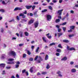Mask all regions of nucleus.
<instances>
[{
    "label": "nucleus",
    "mask_w": 78,
    "mask_h": 78,
    "mask_svg": "<svg viewBox=\"0 0 78 78\" xmlns=\"http://www.w3.org/2000/svg\"><path fill=\"white\" fill-rule=\"evenodd\" d=\"M5 66H6V65L5 64L2 63L0 64V66L4 68L5 67Z\"/></svg>",
    "instance_id": "obj_12"
},
{
    "label": "nucleus",
    "mask_w": 78,
    "mask_h": 78,
    "mask_svg": "<svg viewBox=\"0 0 78 78\" xmlns=\"http://www.w3.org/2000/svg\"><path fill=\"white\" fill-rule=\"evenodd\" d=\"M5 55L4 54L2 55L1 57V58L2 59H4V58H5Z\"/></svg>",
    "instance_id": "obj_19"
},
{
    "label": "nucleus",
    "mask_w": 78,
    "mask_h": 78,
    "mask_svg": "<svg viewBox=\"0 0 78 78\" xmlns=\"http://www.w3.org/2000/svg\"><path fill=\"white\" fill-rule=\"evenodd\" d=\"M23 45V44H19V47H22Z\"/></svg>",
    "instance_id": "obj_55"
},
{
    "label": "nucleus",
    "mask_w": 78,
    "mask_h": 78,
    "mask_svg": "<svg viewBox=\"0 0 78 78\" xmlns=\"http://www.w3.org/2000/svg\"><path fill=\"white\" fill-rule=\"evenodd\" d=\"M67 24L66 22H64L62 23V24H60V25H66Z\"/></svg>",
    "instance_id": "obj_35"
},
{
    "label": "nucleus",
    "mask_w": 78,
    "mask_h": 78,
    "mask_svg": "<svg viewBox=\"0 0 78 78\" xmlns=\"http://www.w3.org/2000/svg\"><path fill=\"white\" fill-rule=\"evenodd\" d=\"M31 8L32 9V10H34V9L36 8V5H33V6L31 5Z\"/></svg>",
    "instance_id": "obj_22"
},
{
    "label": "nucleus",
    "mask_w": 78,
    "mask_h": 78,
    "mask_svg": "<svg viewBox=\"0 0 78 78\" xmlns=\"http://www.w3.org/2000/svg\"><path fill=\"white\" fill-rule=\"evenodd\" d=\"M41 73H40L39 72H38L37 73V76H39V75H41Z\"/></svg>",
    "instance_id": "obj_63"
},
{
    "label": "nucleus",
    "mask_w": 78,
    "mask_h": 78,
    "mask_svg": "<svg viewBox=\"0 0 78 78\" xmlns=\"http://www.w3.org/2000/svg\"><path fill=\"white\" fill-rule=\"evenodd\" d=\"M16 77L17 78H19V75L18 74H16Z\"/></svg>",
    "instance_id": "obj_64"
},
{
    "label": "nucleus",
    "mask_w": 78,
    "mask_h": 78,
    "mask_svg": "<svg viewBox=\"0 0 78 78\" xmlns=\"http://www.w3.org/2000/svg\"><path fill=\"white\" fill-rule=\"evenodd\" d=\"M23 14H27V11H25L23 12Z\"/></svg>",
    "instance_id": "obj_60"
},
{
    "label": "nucleus",
    "mask_w": 78,
    "mask_h": 78,
    "mask_svg": "<svg viewBox=\"0 0 78 78\" xmlns=\"http://www.w3.org/2000/svg\"><path fill=\"white\" fill-rule=\"evenodd\" d=\"M74 35L73 34L69 35V37H73Z\"/></svg>",
    "instance_id": "obj_44"
},
{
    "label": "nucleus",
    "mask_w": 78,
    "mask_h": 78,
    "mask_svg": "<svg viewBox=\"0 0 78 78\" xmlns=\"http://www.w3.org/2000/svg\"><path fill=\"white\" fill-rule=\"evenodd\" d=\"M37 58H38V55H37V56H36V57L34 58V60L36 61L37 60Z\"/></svg>",
    "instance_id": "obj_47"
},
{
    "label": "nucleus",
    "mask_w": 78,
    "mask_h": 78,
    "mask_svg": "<svg viewBox=\"0 0 78 78\" xmlns=\"http://www.w3.org/2000/svg\"><path fill=\"white\" fill-rule=\"evenodd\" d=\"M16 19L17 20H20V19H19V16H17L16 17Z\"/></svg>",
    "instance_id": "obj_49"
},
{
    "label": "nucleus",
    "mask_w": 78,
    "mask_h": 78,
    "mask_svg": "<svg viewBox=\"0 0 78 78\" xmlns=\"http://www.w3.org/2000/svg\"><path fill=\"white\" fill-rule=\"evenodd\" d=\"M47 9H44V10L42 11V12L44 13L45 12H47Z\"/></svg>",
    "instance_id": "obj_25"
},
{
    "label": "nucleus",
    "mask_w": 78,
    "mask_h": 78,
    "mask_svg": "<svg viewBox=\"0 0 78 78\" xmlns=\"http://www.w3.org/2000/svg\"><path fill=\"white\" fill-rule=\"evenodd\" d=\"M52 2H53V3H56V2H57V1L53 0L52 1Z\"/></svg>",
    "instance_id": "obj_57"
},
{
    "label": "nucleus",
    "mask_w": 78,
    "mask_h": 78,
    "mask_svg": "<svg viewBox=\"0 0 78 78\" xmlns=\"http://www.w3.org/2000/svg\"><path fill=\"white\" fill-rule=\"evenodd\" d=\"M24 15V14L23 13H20V14L19 16H23Z\"/></svg>",
    "instance_id": "obj_48"
},
{
    "label": "nucleus",
    "mask_w": 78,
    "mask_h": 78,
    "mask_svg": "<svg viewBox=\"0 0 78 78\" xmlns=\"http://www.w3.org/2000/svg\"><path fill=\"white\" fill-rule=\"evenodd\" d=\"M27 53L28 55H31V52H30L29 50H27Z\"/></svg>",
    "instance_id": "obj_23"
},
{
    "label": "nucleus",
    "mask_w": 78,
    "mask_h": 78,
    "mask_svg": "<svg viewBox=\"0 0 78 78\" xmlns=\"http://www.w3.org/2000/svg\"><path fill=\"white\" fill-rule=\"evenodd\" d=\"M10 55L11 56H12L14 58H15L16 56V53L14 51H10Z\"/></svg>",
    "instance_id": "obj_1"
},
{
    "label": "nucleus",
    "mask_w": 78,
    "mask_h": 78,
    "mask_svg": "<svg viewBox=\"0 0 78 78\" xmlns=\"http://www.w3.org/2000/svg\"><path fill=\"white\" fill-rule=\"evenodd\" d=\"M0 11L1 12H5V10L3 9H0Z\"/></svg>",
    "instance_id": "obj_43"
},
{
    "label": "nucleus",
    "mask_w": 78,
    "mask_h": 78,
    "mask_svg": "<svg viewBox=\"0 0 78 78\" xmlns=\"http://www.w3.org/2000/svg\"><path fill=\"white\" fill-rule=\"evenodd\" d=\"M25 73L27 76H28L29 75L28 72V71H26L25 72Z\"/></svg>",
    "instance_id": "obj_50"
},
{
    "label": "nucleus",
    "mask_w": 78,
    "mask_h": 78,
    "mask_svg": "<svg viewBox=\"0 0 78 78\" xmlns=\"http://www.w3.org/2000/svg\"><path fill=\"white\" fill-rule=\"evenodd\" d=\"M39 3L38 2H34V5H37Z\"/></svg>",
    "instance_id": "obj_56"
},
{
    "label": "nucleus",
    "mask_w": 78,
    "mask_h": 78,
    "mask_svg": "<svg viewBox=\"0 0 78 78\" xmlns=\"http://www.w3.org/2000/svg\"><path fill=\"white\" fill-rule=\"evenodd\" d=\"M29 60L30 61H32L33 60V58H29Z\"/></svg>",
    "instance_id": "obj_42"
},
{
    "label": "nucleus",
    "mask_w": 78,
    "mask_h": 78,
    "mask_svg": "<svg viewBox=\"0 0 78 78\" xmlns=\"http://www.w3.org/2000/svg\"><path fill=\"white\" fill-rule=\"evenodd\" d=\"M58 31L59 33H60V32H61V28H59L58 29Z\"/></svg>",
    "instance_id": "obj_39"
},
{
    "label": "nucleus",
    "mask_w": 78,
    "mask_h": 78,
    "mask_svg": "<svg viewBox=\"0 0 78 78\" xmlns=\"http://www.w3.org/2000/svg\"><path fill=\"white\" fill-rule=\"evenodd\" d=\"M75 27L74 26H72L70 27V29H71V30H74Z\"/></svg>",
    "instance_id": "obj_16"
},
{
    "label": "nucleus",
    "mask_w": 78,
    "mask_h": 78,
    "mask_svg": "<svg viewBox=\"0 0 78 78\" xmlns=\"http://www.w3.org/2000/svg\"><path fill=\"white\" fill-rule=\"evenodd\" d=\"M71 71L72 73H75L76 72V70L75 69H71Z\"/></svg>",
    "instance_id": "obj_10"
},
{
    "label": "nucleus",
    "mask_w": 78,
    "mask_h": 78,
    "mask_svg": "<svg viewBox=\"0 0 78 78\" xmlns=\"http://www.w3.org/2000/svg\"><path fill=\"white\" fill-rule=\"evenodd\" d=\"M55 45V43H52L51 44H50V45L51 46L52 45Z\"/></svg>",
    "instance_id": "obj_38"
},
{
    "label": "nucleus",
    "mask_w": 78,
    "mask_h": 78,
    "mask_svg": "<svg viewBox=\"0 0 78 78\" xmlns=\"http://www.w3.org/2000/svg\"><path fill=\"white\" fill-rule=\"evenodd\" d=\"M50 67V66L48 64L47 66L46 67V68L47 69H48Z\"/></svg>",
    "instance_id": "obj_33"
},
{
    "label": "nucleus",
    "mask_w": 78,
    "mask_h": 78,
    "mask_svg": "<svg viewBox=\"0 0 78 78\" xmlns=\"http://www.w3.org/2000/svg\"><path fill=\"white\" fill-rule=\"evenodd\" d=\"M39 47H38L36 50L35 52L36 53H37L39 51Z\"/></svg>",
    "instance_id": "obj_28"
},
{
    "label": "nucleus",
    "mask_w": 78,
    "mask_h": 78,
    "mask_svg": "<svg viewBox=\"0 0 78 78\" xmlns=\"http://www.w3.org/2000/svg\"><path fill=\"white\" fill-rule=\"evenodd\" d=\"M34 20H30L28 23V24L29 25H31V24H32V23H33V22H34Z\"/></svg>",
    "instance_id": "obj_8"
},
{
    "label": "nucleus",
    "mask_w": 78,
    "mask_h": 78,
    "mask_svg": "<svg viewBox=\"0 0 78 78\" xmlns=\"http://www.w3.org/2000/svg\"><path fill=\"white\" fill-rule=\"evenodd\" d=\"M42 39L44 42H45V43H47V40H46V38L45 37H42Z\"/></svg>",
    "instance_id": "obj_13"
},
{
    "label": "nucleus",
    "mask_w": 78,
    "mask_h": 78,
    "mask_svg": "<svg viewBox=\"0 0 78 78\" xmlns=\"http://www.w3.org/2000/svg\"><path fill=\"white\" fill-rule=\"evenodd\" d=\"M48 58V55H46L45 57V60H47Z\"/></svg>",
    "instance_id": "obj_31"
},
{
    "label": "nucleus",
    "mask_w": 78,
    "mask_h": 78,
    "mask_svg": "<svg viewBox=\"0 0 78 78\" xmlns=\"http://www.w3.org/2000/svg\"><path fill=\"white\" fill-rule=\"evenodd\" d=\"M49 35H50L49 33H48L46 34V36H47L48 38L49 39H51V36H49Z\"/></svg>",
    "instance_id": "obj_11"
},
{
    "label": "nucleus",
    "mask_w": 78,
    "mask_h": 78,
    "mask_svg": "<svg viewBox=\"0 0 78 78\" xmlns=\"http://www.w3.org/2000/svg\"><path fill=\"white\" fill-rule=\"evenodd\" d=\"M57 74H58V75H59V74H61V71H59L57 72Z\"/></svg>",
    "instance_id": "obj_45"
},
{
    "label": "nucleus",
    "mask_w": 78,
    "mask_h": 78,
    "mask_svg": "<svg viewBox=\"0 0 78 78\" xmlns=\"http://www.w3.org/2000/svg\"><path fill=\"white\" fill-rule=\"evenodd\" d=\"M25 36H28L29 35V34H28V32H25Z\"/></svg>",
    "instance_id": "obj_29"
},
{
    "label": "nucleus",
    "mask_w": 78,
    "mask_h": 78,
    "mask_svg": "<svg viewBox=\"0 0 78 78\" xmlns=\"http://www.w3.org/2000/svg\"><path fill=\"white\" fill-rule=\"evenodd\" d=\"M63 11V9H62L60 10H58L57 11V13L58 14H59V16H61V14H62V12Z\"/></svg>",
    "instance_id": "obj_5"
},
{
    "label": "nucleus",
    "mask_w": 78,
    "mask_h": 78,
    "mask_svg": "<svg viewBox=\"0 0 78 78\" xmlns=\"http://www.w3.org/2000/svg\"><path fill=\"white\" fill-rule=\"evenodd\" d=\"M70 13H72V14H73V13H74V11H73L72 10H71L70 11Z\"/></svg>",
    "instance_id": "obj_58"
},
{
    "label": "nucleus",
    "mask_w": 78,
    "mask_h": 78,
    "mask_svg": "<svg viewBox=\"0 0 78 78\" xmlns=\"http://www.w3.org/2000/svg\"><path fill=\"white\" fill-rule=\"evenodd\" d=\"M31 5H26L25 7L26 9H31Z\"/></svg>",
    "instance_id": "obj_7"
},
{
    "label": "nucleus",
    "mask_w": 78,
    "mask_h": 78,
    "mask_svg": "<svg viewBox=\"0 0 78 78\" xmlns=\"http://www.w3.org/2000/svg\"><path fill=\"white\" fill-rule=\"evenodd\" d=\"M56 28H57L58 29H59V28H60V26H59L58 25H56Z\"/></svg>",
    "instance_id": "obj_40"
},
{
    "label": "nucleus",
    "mask_w": 78,
    "mask_h": 78,
    "mask_svg": "<svg viewBox=\"0 0 78 78\" xmlns=\"http://www.w3.org/2000/svg\"><path fill=\"white\" fill-rule=\"evenodd\" d=\"M56 51L58 53H61V50L59 49H58L56 50Z\"/></svg>",
    "instance_id": "obj_21"
},
{
    "label": "nucleus",
    "mask_w": 78,
    "mask_h": 78,
    "mask_svg": "<svg viewBox=\"0 0 78 78\" xmlns=\"http://www.w3.org/2000/svg\"><path fill=\"white\" fill-rule=\"evenodd\" d=\"M2 4H3V5H6V3H5V2L4 1H2Z\"/></svg>",
    "instance_id": "obj_54"
},
{
    "label": "nucleus",
    "mask_w": 78,
    "mask_h": 78,
    "mask_svg": "<svg viewBox=\"0 0 78 78\" xmlns=\"http://www.w3.org/2000/svg\"><path fill=\"white\" fill-rule=\"evenodd\" d=\"M31 49L32 50H33V49H34V46H32L31 47Z\"/></svg>",
    "instance_id": "obj_61"
},
{
    "label": "nucleus",
    "mask_w": 78,
    "mask_h": 78,
    "mask_svg": "<svg viewBox=\"0 0 78 78\" xmlns=\"http://www.w3.org/2000/svg\"><path fill=\"white\" fill-rule=\"evenodd\" d=\"M70 64L71 65H73L74 64V62H71L70 63Z\"/></svg>",
    "instance_id": "obj_59"
},
{
    "label": "nucleus",
    "mask_w": 78,
    "mask_h": 78,
    "mask_svg": "<svg viewBox=\"0 0 78 78\" xmlns=\"http://www.w3.org/2000/svg\"><path fill=\"white\" fill-rule=\"evenodd\" d=\"M33 67H31L30 69V72L31 73H33Z\"/></svg>",
    "instance_id": "obj_26"
},
{
    "label": "nucleus",
    "mask_w": 78,
    "mask_h": 78,
    "mask_svg": "<svg viewBox=\"0 0 78 78\" xmlns=\"http://www.w3.org/2000/svg\"><path fill=\"white\" fill-rule=\"evenodd\" d=\"M38 58H39V59L41 60V61H42V58L41 56H39Z\"/></svg>",
    "instance_id": "obj_46"
},
{
    "label": "nucleus",
    "mask_w": 78,
    "mask_h": 78,
    "mask_svg": "<svg viewBox=\"0 0 78 78\" xmlns=\"http://www.w3.org/2000/svg\"><path fill=\"white\" fill-rule=\"evenodd\" d=\"M62 29H63L64 32H65L66 31V27H62Z\"/></svg>",
    "instance_id": "obj_32"
},
{
    "label": "nucleus",
    "mask_w": 78,
    "mask_h": 78,
    "mask_svg": "<svg viewBox=\"0 0 78 78\" xmlns=\"http://www.w3.org/2000/svg\"><path fill=\"white\" fill-rule=\"evenodd\" d=\"M10 57V52H8L7 54V59H8V61H10V58H9Z\"/></svg>",
    "instance_id": "obj_3"
},
{
    "label": "nucleus",
    "mask_w": 78,
    "mask_h": 78,
    "mask_svg": "<svg viewBox=\"0 0 78 78\" xmlns=\"http://www.w3.org/2000/svg\"><path fill=\"white\" fill-rule=\"evenodd\" d=\"M55 55L56 56H59V53H56Z\"/></svg>",
    "instance_id": "obj_52"
},
{
    "label": "nucleus",
    "mask_w": 78,
    "mask_h": 78,
    "mask_svg": "<svg viewBox=\"0 0 78 78\" xmlns=\"http://www.w3.org/2000/svg\"><path fill=\"white\" fill-rule=\"evenodd\" d=\"M62 2V0H59V3H61Z\"/></svg>",
    "instance_id": "obj_62"
},
{
    "label": "nucleus",
    "mask_w": 78,
    "mask_h": 78,
    "mask_svg": "<svg viewBox=\"0 0 78 78\" xmlns=\"http://www.w3.org/2000/svg\"><path fill=\"white\" fill-rule=\"evenodd\" d=\"M34 15L35 17H37L38 16L37 15V13L36 12H34Z\"/></svg>",
    "instance_id": "obj_27"
},
{
    "label": "nucleus",
    "mask_w": 78,
    "mask_h": 78,
    "mask_svg": "<svg viewBox=\"0 0 78 78\" xmlns=\"http://www.w3.org/2000/svg\"><path fill=\"white\" fill-rule=\"evenodd\" d=\"M67 58L66 57H64L62 58L61 59V61H66Z\"/></svg>",
    "instance_id": "obj_14"
},
{
    "label": "nucleus",
    "mask_w": 78,
    "mask_h": 78,
    "mask_svg": "<svg viewBox=\"0 0 78 78\" xmlns=\"http://www.w3.org/2000/svg\"><path fill=\"white\" fill-rule=\"evenodd\" d=\"M41 73L42 74V75H45V74H47V72H42Z\"/></svg>",
    "instance_id": "obj_37"
},
{
    "label": "nucleus",
    "mask_w": 78,
    "mask_h": 78,
    "mask_svg": "<svg viewBox=\"0 0 78 78\" xmlns=\"http://www.w3.org/2000/svg\"><path fill=\"white\" fill-rule=\"evenodd\" d=\"M63 42H65V43H68V42H69V41L68 40H64L63 41Z\"/></svg>",
    "instance_id": "obj_15"
},
{
    "label": "nucleus",
    "mask_w": 78,
    "mask_h": 78,
    "mask_svg": "<svg viewBox=\"0 0 78 78\" xmlns=\"http://www.w3.org/2000/svg\"><path fill=\"white\" fill-rule=\"evenodd\" d=\"M75 50V48H71L69 49V50H70V51H71L72 50Z\"/></svg>",
    "instance_id": "obj_30"
},
{
    "label": "nucleus",
    "mask_w": 78,
    "mask_h": 78,
    "mask_svg": "<svg viewBox=\"0 0 78 78\" xmlns=\"http://www.w3.org/2000/svg\"><path fill=\"white\" fill-rule=\"evenodd\" d=\"M58 36L59 37H60L61 36H62V33H58Z\"/></svg>",
    "instance_id": "obj_20"
},
{
    "label": "nucleus",
    "mask_w": 78,
    "mask_h": 78,
    "mask_svg": "<svg viewBox=\"0 0 78 78\" xmlns=\"http://www.w3.org/2000/svg\"><path fill=\"white\" fill-rule=\"evenodd\" d=\"M48 8L49 9H50L51 10H52L53 9L52 8V7L51 6H48Z\"/></svg>",
    "instance_id": "obj_36"
},
{
    "label": "nucleus",
    "mask_w": 78,
    "mask_h": 78,
    "mask_svg": "<svg viewBox=\"0 0 78 78\" xmlns=\"http://www.w3.org/2000/svg\"><path fill=\"white\" fill-rule=\"evenodd\" d=\"M27 56V55L25 54H24L23 55V58H25Z\"/></svg>",
    "instance_id": "obj_51"
},
{
    "label": "nucleus",
    "mask_w": 78,
    "mask_h": 78,
    "mask_svg": "<svg viewBox=\"0 0 78 78\" xmlns=\"http://www.w3.org/2000/svg\"><path fill=\"white\" fill-rule=\"evenodd\" d=\"M15 67L16 68H18L19 67V64H16L15 65Z\"/></svg>",
    "instance_id": "obj_41"
},
{
    "label": "nucleus",
    "mask_w": 78,
    "mask_h": 78,
    "mask_svg": "<svg viewBox=\"0 0 78 78\" xmlns=\"http://www.w3.org/2000/svg\"><path fill=\"white\" fill-rule=\"evenodd\" d=\"M2 45L3 48H6V44H3Z\"/></svg>",
    "instance_id": "obj_24"
},
{
    "label": "nucleus",
    "mask_w": 78,
    "mask_h": 78,
    "mask_svg": "<svg viewBox=\"0 0 78 78\" xmlns=\"http://www.w3.org/2000/svg\"><path fill=\"white\" fill-rule=\"evenodd\" d=\"M38 24H39V23L37 21V22H36L34 23V25L35 26V28H37V27H38Z\"/></svg>",
    "instance_id": "obj_9"
},
{
    "label": "nucleus",
    "mask_w": 78,
    "mask_h": 78,
    "mask_svg": "<svg viewBox=\"0 0 78 78\" xmlns=\"http://www.w3.org/2000/svg\"><path fill=\"white\" fill-rule=\"evenodd\" d=\"M14 59L10 58V64H14Z\"/></svg>",
    "instance_id": "obj_6"
},
{
    "label": "nucleus",
    "mask_w": 78,
    "mask_h": 78,
    "mask_svg": "<svg viewBox=\"0 0 78 78\" xmlns=\"http://www.w3.org/2000/svg\"><path fill=\"white\" fill-rule=\"evenodd\" d=\"M58 47H59V48H62V46H61V44H59L58 45Z\"/></svg>",
    "instance_id": "obj_34"
},
{
    "label": "nucleus",
    "mask_w": 78,
    "mask_h": 78,
    "mask_svg": "<svg viewBox=\"0 0 78 78\" xmlns=\"http://www.w3.org/2000/svg\"><path fill=\"white\" fill-rule=\"evenodd\" d=\"M60 19H57L55 20L56 23H59L60 22Z\"/></svg>",
    "instance_id": "obj_18"
},
{
    "label": "nucleus",
    "mask_w": 78,
    "mask_h": 78,
    "mask_svg": "<svg viewBox=\"0 0 78 78\" xmlns=\"http://www.w3.org/2000/svg\"><path fill=\"white\" fill-rule=\"evenodd\" d=\"M47 20L48 21H50L51 19V16L48 15L47 16Z\"/></svg>",
    "instance_id": "obj_2"
},
{
    "label": "nucleus",
    "mask_w": 78,
    "mask_h": 78,
    "mask_svg": "<svg viewBox=\"0 0 78 78\" xmlns=\"http://www.w3.org/2000/svg\"><path fill=\"white\" fill-rule=\"evenodd\" d=\"M26 70L25 69L23 70H22V73H24V72H26Z\"/></svg>",
    "instance_id": "obj_53"
},
{
    "label": "nucleus",
    "mask_w": 78,
    "mask_h": 78,
    "mask_svg": "<svg viewBox=\"0 0 78 78\" xmlns=\"http://www.w3.org/2000/svg\"><path fill=\"white\" fill-rule=\"evenodd\" d=\"M22 9V8L20 7H16L14 9V11H17L18 10L19 11H21Z\"/></svg>",
    "instance_id": "obj_4"
},
{
    "label": "nucleus",
    "mask_w": 78,
    "mask_h": 78,
    "mask_svg": "<svg viewBox=\"0 0 78 78\" xmlns=\"http://www.w3.org/2000/svg\"><path fill=\"white\" fill-rule=\"evenodd\" d=\"M20 35L21 37L23 36V32L22 31L20 32Z\"/></svg>",
    "instance_id": "obj_17"
}]
</instances>
